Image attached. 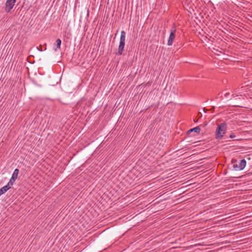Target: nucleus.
<instances>
[{
	"label": "nucleus",
	"mask_w": 252,
	"mask_h": 252,
	"mask_svg": "<svg viewBox=\"0 0 252 252\" xmlns=\"http://www.w3.org/2000/svg\"><path fill=\"white\" fill-rule=\"evenodd\" d=\"M37 49L39 51H42V49H41V45L39 46V47H37Z\"/></svg>",
	"instance_id": "obj_12"
},
{
	"label": "nucleus",
	"mask_w": 252,
	"mask_h": 252,
	"mask_svg": "<svg viewBox=\"0 0 252 252\" xmlns=\"http://www.w3.org/2000/svg\"><path fill=\"white\" fill-rule=\"evenodd\" d=\"M176 31V30L175 27H172L171 29L169 37L167 41V45L168 46H171L172 45L174 40L175 38Z\"/></svg>",
	"instance_id": "obj_4"
},
{
	"label": "nucleus",
	"mask_w": 252,
	"mask_h": 252,
	"mask_svg": "<svg viewBox=\"0 0 252 252\" xmlns=\"http://www.w3.org/2000/svg\"><path fill=\"white\" fill-rule=\"evenodd\" d=\"M10 188V187H9L8 185H7L0 189V196L6 192Z\"/></svg>",
	"instance_id": "obj_7"
},
{
	"label": "nucleus",
	"mask_w": 252,
	"mask_h": 252,
	"mask_svg": "<svg viewBox=\"0 0 252 252\" xmlns=\"http://www.w3.org/2000/svg\"><path fill=\"white\" fill-rule=\"evenodd\" d=\"M200 131V128H199V127L196 126V127H195L193 128L189 129L188 131V132L190 133L192 132H196L197 133H199Z\"/></svg>",
	"instance_id": "obj_8"
},
{
	"label": "nucleus",
	"mask_w": 252,
	"mask_h": 252,
	"mask_svg": "<svg viewBox=\"0 0 252 252\" xmlns=\"http://www.w3.org/2000/svg\"><path fill=\"white\" fill-rule=\"evenodd\" d=\"M203 110H204V111L205 112H206V111H205V108H203Z\"/></svg>",
	"instance_id": "obj_14"
},
{
	"label": "nucleus",
	"mask_w": 252,
	"mask_h": 252,
	"mask_svg": "<svg viewBox=\"0 0 252 252\" xmlns=\"http://www.w3.org/2000/svg\"><path fill=\"white\" fill-rule=\"evenodd\" d=\"M152 83V81H149V82H148L146 83V86H151V85Z\"/></svg>",
	"instance_id": "obj_10"
},
{
	"label": "nucleus",
	"mask_w": 252,
	"mask_h": 252,
	"mask_svg": "<svg viewBox=\"0 0 252 252\" xmlns=\"http://www.w3.org/2000/svg\"><path fill=\"white\" fill-rule=\"evenodd\" d=\"M16 0H7L5 3L4 10L7 13H9L13 8Z\"/></svg>",
	"instance_id": "obj_3"
},
{
	"label": "nucleus",
	"mask_w": 252,
	"mask_h": 252,
	"mask_svg": "<svg viewBox=\"0 0 252 252\" xmlns=\"http://www.w3.org/2000/svg\"><path fill=\"white\" fill-rule=\"evenodd\" d=\"M126 32L124 31L121 32L120 39V43L118 47V51L117 53L118 55H121L124 51L125 45Z\"/></svg>",
	"instance_id": "obj_2"
},
{
	"label": "nucleus",
	"mask_w": 252,
	"mask_h": 252,
	"mask_svg": "<svg viewBox=\"0 0 252 252\" xmlns=\"http://www.w3.org/2000/svg\"><path fill=\"white\" fill-rule=\"evenodd\" d=\"M62 43V41L60 39H57L56 41V48H55V51H57V49H61V45Z\"/></svg>",
	"instance_id": "obj_9"
},
{
	"label": "nucleus",
	"mask_w": 252,
	"mask_h": 252,
	"mask_svg": "<svg viewBox=\"0 0 252 252\" xmlns=\"http://www.w3.org/2000/svg\"><path fill=\"white\" fill-rule=\"evenodd\" d=\"M229 94V93H226L225 94V96H226L227 95H228Z\"/></svg>",
	"instance_id": "obj_13"
},
{
	"label": "nucleus",
	"mask_w": 252,
	"mask_h": 252,
	"mask_svg": "<svg viewBox=\"0 0 252 252\" xmlns=\"http://www.w3.org/2000/svg\"><path fill=\"white\" fill-rule=\"evenodd\" d=\"M19 172V170L18 169H15L14 170V172L13 173V174L12 175V177L7 185H8L9 186H12L13 185L14 182L17 178Z\"/></svg>",
	"instance_id": "obj_5"
},
{
	"label": "nucleus",
	"mask_w": 252,
	"mask_h": 252,
	"mask_svg": "<svg viewBox=\"0 0 252 252\" xmlns=\"http://www.w3.org/2000/svg\"><path fill=\"white\" fill-rule=\"evenodd\" d=\"M226 130V125L224 123H222L219 125L216 131V138L217 139H221Z\"/></svg>",
	"instance_id": "obj_1"
},
{
	"label": "nucleus",
	"mask_w": 252,
	"mask_h": 252,
	"mask_svg": "<svg viewBox=\"0 0 252 252\" xmlns=\"http://www.w3.org/2000/svg\"><path fill=\"white\" fill-rule=\"evenodd\" d=\"M235 137V135L233 134V133H231L230 136H229V137L231 138H233Z\"/></svg>",
	"instance_id": "obj_11"
},
{
	"label": "nucleus",
	"mask_w": 252,
	"mask_h": 252,
	"mask_svg": "<svg viewBox=\"0 0 252 252\" xmlns=\"http://www.w3.org/2000/svg\"><path fill=\"white\" fill-rule=\"evenodd\" d=\"M246 161L245 159H243L241 160L239 165L234 164L233 165V167L234 168H237L239 170H242L245 168V167L246 166Z\"/></svg>",
	"instance_id": "obj_6"
}]
</instances>
